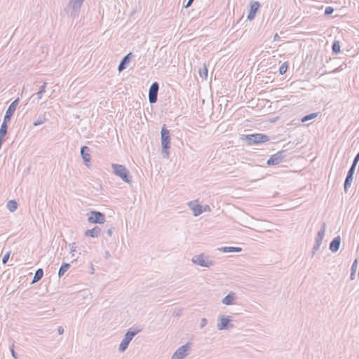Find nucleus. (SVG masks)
Wrapping results in <instances>:
<instances>
[{
	"label": "nucleus",
	"mask_w": 359,
	"mask_h": 359,
	"mask_svg": "<svg viewBox=\"0 0 359 359\" xmlns=\"http://www.w3.org/2000/svg\"><path fill=\"white\" fill-rule=\"evenodd\" d=\"M83 1L84 0H69L65 8V12L72 19L78 18Z\"/></svg>",
	"instance_id": "obj_1"
},
{
	"label": "nucleus",
	"mask_w": 359,
	"mask_h": 359,
	"mask_svg": "<svg viewBox=\"0 0 359 359\" xmlns=\"http://www.w3.org/2000/svg\"><path fill=\"white\" fill-rule=\"evenodd\" d=\"M161 140L162 152L166 155V157L169 156V149L170 148V131L166 128L165 125L161 128Z\"/></svg>",
	"instance_id": "obj_2"
},
{
	"label": "nucleus",
	"mask_w": 359,
	"mask_h": 359,
	"mask_svg": "<svg viewBox=\"0 0 359 359\" xmlns=\"http://www.w3.org/2000/svg\"><path fill=\"white\" fill-rule=\"evenodd\" d=\"M113 172L118 176L123 182L126 183L131 182L132 177L130 175L128 170L123 165L113 163L111 165Z\"/></svg>",
	"instance_id": "obj_3"
},
{
	"label": "nucleus",
	"mask_w": 359,
	"mask_h": 359,
	"mask_svg": "<svg viewBox=\"0 0 359 359\" xmlns=\"http://www.w3.org/2000/svg\"><path fill=\"white\" fill-rule=\"evenodd\" d=\"M242 139L245 140L249 145L264 143L270 140L268 135L261 133L246 135Z\"/></svg>",
	"instance_id": "obj_4"
},
{
	"label": "nucleus",
	"mask_w": 359,
	"mask_h": 359,
	"mask_svg": "<svg viewBox=\"0 0 359 359\" xmlns=\"http://www.w3.org/2000/svg\"><path fill=\"white\" fill-rule=\"evenodd\" d=\"M192 262L195 264L199 265L203 267H210L214 265V261L210 259V257L201 253L200 255H195L191 259Z\"/></svg>",
	"instance_id": "obj_5"
},
{
	"label": "nucleus",
	"mask_w": 359,
	"mask_h": 359,
	"mask_svg": "<svg viewBox=\"0 0 359 359\" xmlns=\"http://www.w3.org/2000/svg\"><path fill=\"white\" fill-rule=\"evenodd\" d=\"M359 161V152L355 156L351 168H349L346 177L344 182V191L347 192L348 188L351 187V182L353 179V175L355 170L356 165Z\"/></svg>",
	"instance_id": "obj_6"
},
{
	"label": "nucleus",
	"mask_w": 359,
	"mask_h": 359,
	"mask_svg": "<svg viewBox=\"0 0 359 359\" xmlns=\"http://www.w3.org/2000/svg\"><path fill=\"white\" fill-rule=\"evenodd\" d=\"M325 231H326V223L323 222L322 225H321V228L319 230V231L317 233V235L316 236L315 245H313V249H312V256H314L316 255V252L319 250V248L322 244L323 240L324 238Z\"/></svg>",
	"instance_id": "obj_7"
},
{
	"label": "nucleus",
	"mask_w": 359,
	"mask_h": 359,
	"mask_svg": "<svg viewBox=\"0 0 359 359\" xmlns=\"http://www.w3.org/2000/svg\"><path fill=\"white\" fill-rule=\"evenodd\" d=\"M140 332V330H128L127 332L124 335V338L121 341V344H119L118 351L120 352L125 351L127 348L128 347V345L130 342L132 341L133 338Z\"/></svg>",
	"instance_id": "obj_8"
},
{
	"label": "nucleus",
	"mask_w": 359,
	"mask_h": 359,
	"mask_svg": "<svg viewBox=\"0 0 359 359\" xmlns=\"http://www.w3.org/2000/svg\"><path fill=\"white\" fill-rule=\"evenodd\" d=\"M219 322L217 325L219 330H229L234 327L231 323V316H220L218 319Z\"/></svg>",
	"instance_id": "obj_9"
},
{
	"label": "nucleus",
	"mask_w": 359,
	"mask_h": 359,
	"mask_svg": "<svg viewBox=\"0 0 359 359\" xmlns=\"http://www.w3.org/2000/svg\"><path fill=\"white\" fill-rule=\"evenodd\" d=\"M190 348V344L187 343L177 348V350L172 354L171 359H184L188 355Z\"/></svg>",
	"instance_id": "obj_10"
},
{
	"label": "nucleus",
	"mask_w": 359,
	"mask_h": 359,
	"mask_svg": "<svg viewBox=\"0 0 359 359\" xmlns=\"http://www.w3.org/2000/svg\"><path fill=\"white\" fill-rule=\"evenodd\" d=\"M90 223L104 224L105 222V215L99 211H91L90 216L88 218Z\"/></svg>",
	"instance_id": "obj_11"
},
{
	"label": "nucleus",
	"mask_w": 359,
	"mask_h": 359,
	"mask_svg": "<svg viewBox=\"0 0 359 359\" xmlns=\"http://www.w3.org/2000/svg\"><path fill=\"white\" fill-rule=\"evenodd\" d=\"M159 89V86L157 82H154L149 90V101L151 104H154L156 102L158 99V92Z\"/></svg>",
	"instance_id": "obj_12"
},
{
	"label": "nucleus",
	"mask_w": 359,
	"mask_h": 359,
	"mask_svg": "<svg viewBox=\"0 0 359 359\" xmlns=\"http://www.w3.org/2000/svg\"><path fill=\"white\" fill-rule=\"evenodd\" d=\"M285 151L282 150L278 151L275 154L272 155L266 161L268 165H275L281 163L285 158Z\"/></svg>",
	"instance_id": "obj_13"
},
{
	"label": "nucleus",
	"mask_w": 359,
	"mask_h": 359,
	"mask_svg": "<svg viewBox=\"0 0 359 359\" xmlns=\"http://www.w3.org/2000/svg\"><path fill=\"white\" fill-rule=\"evenodd\" d=\"M19 103V98L15 99L12 103L9 105L8 108L7 109L6 114L4 115V119L6 120V121H11L12 116H13L16 107Z\"/></svg>",
	"instance_id": "obj_14"
},
{
	"label": "nucleus",
	"mask_w": 359,
	"mask_h": 359,
	"mask_svg": "<svg viewBox=\"0 0 359 359\" xmlns=\"http://www.w3.org/2000/svg\"><path fill=\"white\" fill-rule=\"evenodd\" d=\"M260 7V3L259 1H251L250 9L248 12L247 18L249 20H252L255 18V14Z\"/></svg>",
	"instance_id": "obj_15"
},
{
	"label": "nucleus",
	"mask_w": 359,
	"mask_h": 359,
	"mask_svg": "<svg viewBox=\"0 0 359 359\" xmlns=\"http://www.w3.org/2000/svg\"><path fill=\"white\" fill-rule=\"evenodd\" d=\"M236 299V295L235 292H229L223 299L222 302L225 305H233L235 304V299Z\"/></svg>",
	"instance_id": "obj_16"
},
{
	"label": "nucleus",
	"mask_w": 359,
	"mask_h": 359,
	"mask_svg": "<svg viewBox=\"0 0 359 359\" xmlns=\"http://www.w3.org/2000/svg\"><path fill=\"white\" fill-rule=\"evenodd\" d=\"M131 56H132V53H129L128 55H126V56H124L122 58V60L118 67V70L119 72H122L123 70H124L126 68L127 65L130 61Z\"/></svg>",
	"instance_id": "obj_17"
},
{
	"label": "nucleus",
	"mask_w": 359,
	"mask_h": 359,
	"mask_svg": "<svg viewBox=\"0 0 359 359\" xmlns=\"http://www.w3.org/2000/svg\"><path fill=\"white\" fill-rule=\"evenodd\" d=\"M341 244V237L339 236L335 237L330 243V250L332 252H336L339 250Z\"/></svg>",
	"instance_id": "obj_18"
},
{
	"label": "nucleus",
	"mask_w": 359,
	"mask_h": 359,
	"mask_svg": "<svg viewBox=\"0 0 359 359\" xmlns=\"http://www.w3.org/2000/svg\"><path fill=\"white\" fill-rule=\"evenodd\" d=\"M89 152L90 149L87 146H83L81 148V155L86 165H88V163L90 162V156Z\"/></svg>",
	"instance_id": "obj_19"
},
{
	"label": "nucleus",
	"mask_w": 359,
	"mask_h": 359,
	"mask_svg": "<svg viewBox=\"0 0 359 359\" xmlns=\"http://www.w3.org/2000/svg\"><path fill=\"white\" fill-rule=\"evenodd\" d=\"M101 232V229L99 226H95L91 229H88L86 231L85 236H89L92 238H97L100 236Z\"/></svg>",
	"instance_id": "obj_20"
},
{
	"label": "nucleus",
	"mask_w": 359,
	"mask_h": 359,
	"mask_svg": "<svg viewBox=\"0 0 359 359\" xmlns=\"http://www.w3.org/2000/svg\"><path fill=\"white\" fill-rule=\"evenodd\" d=\"M193 204L192 202L189 203V205L191 207V210L193 211V214L194 216H198L203 213V210L202 209V206L201 205H194L191 206Z\"/></svg>",
	"instance_id": "obj_21"
},
{
	"label": "nucleus",
	"mask_w": 359,
	"mask_h": 359,
	"mask_svg": "<svg viewBox=\"0 0 359 359\" xmlns=\"http://www.w3.org/2000/svg\"><path fill=\"white\" fill-rule=\"evenodd\" d=\"M8 123H9V121H6V120L4 119L3 123L0 127V138L4 139V137L6 135L8 130Z\"/></svg>",
	"instance_id": "obj_22"
},
{
	"label": "nucleus",
	"mask_w": 359,
	"mask_h": 359,
	"mask_svg": "<svg viewBox=\"0 0 359 359\" xmlns=\"http://www.w3.org/2000/svg\"><path fill=\"white\" fill-rule=\"evenodd\" d=\"M219 250L223 252H241L242 249L238 247H222L219 248Z\"/></svg>",
	"instance_id": "obj_23"
},
{
	"label": "nucleus",
	"mask_w": 359,
	"mask_h": 359,
	"mask_svg": "<svg viewBox=\"0 0 359 359\" xmlns=\"http://www.w3.org/2000/svg\"><path fill=\"white\" fill-rule=\"evenodd\" d=\"M43 276V270L42 269H38L34 273V276L32 283H34L39 281L42 278Z\"/></svg>",
	"instance_id": "obj_24"
},
{
	"label": "nucleus",
	"mask_w": 359,
	"mask_h": 359,
	"mask_svg": "<svg viewBox=\"0 0 359 359\" xmlns=\"http://www.w3.org/2000/svg\"><path fill=\"white\" fill-rule=\"evenodd\" d=\"M357 269H358V260L355 259L353 262V263L352 264L351 268L350 278L352 280H354L355 278V273H356Z\"/></svg>",
	"instance_id": "obj_25"
},
{
	"label": "nucleus",
	"mask_w": 359,
	"mask_h": 359,
	"mask_svg": "<svg viewBox=\"0 0 359 359\" xmlns=\"http://www.w3.org/2000/svg\"><path fill=\"white\" fill-rule=\"evenodd\" d=\"M69 264L63 263L58 271V276L60 278L62 277L65 274V273L69 269Z\"/></svg>",
	"instance_id": "obj_26"
},
{
	"label": "nucleus",
	"mask_w": 359,
	"mask_h": 359,
	"mask_svg": "<svg viewBox=\"0 0 359 359\" xmlns=\"http://www.w3.org/2000/svg\"><path fill=\"white\" fill-rule=\"evenodd\" d=\"M7 208L11 211V212H14L17 208H18V204H17V202L14 200H11L9 201L8 203H7Z\"/></svg>",
	"instance_id": "obj_27"
},
{
	"label": "nucleus",
	"mask_w": 359,
	"mask_h": 359,
	"mask_svg": "<svg viewBox=\"0 0 359 359\" xmlns=\"http://www.w3.org/2000/svg\"><path fill=\"white\" fill-rule=\"evenodd\" d=\"M332 52L335 54H338L341 51L340 43L339 41H334L332 46Z\"/></svg>",
	"instance_id": "obj_28"
},
{
	"label": "nucleus",
	"mask_w": 359,
	"mask_h": 359,
	"mask_svg": "<svg viewBox=\"0 0 359 359\" xmlns=\"http://www.w3.org/2000/svg\"><path fill=\"white\" fill-rule=\"evenodd\" d=\"M317 116V114L316 113H312V114H308V115H306L304 116L302 118V123H305L306 121H309L314 118H316Z\"/></svg>",
	"instance_id": "obj_29"
},
{
	"label": "nucleus",
	"mask_w": 359,
	"mask_h": 359,
	"mask_svg": "<svg viewBox=\"0 0 359 359\" xmlns=\"http://www.w3.org/2000/svg\"><path fill=\"white\" fill-rule=\"evenodd\" d=\"M287 68H288L287 63L286 62H283L279 67V70H278L279 74L281 75L284 74L287 72Z\"/></svg>",
	"instance_id": "obj_30"
},
{
	"label": "nucleus",
	"mask_w": 359,
	"mask_h": 359,
	"mask_svg": "<svg viewBox=\"0 0 359 359\" xmlns=\"http://www.w3.org/2000/svg\"><path fill=\"white\" fill-rule=\"evenodd\" d=\"M46 118L43 116H39V118L35 121L33 123V125L34 126H40L43 123H44L46 121Z\"/></svg>",
	"instance_id": "obj_31"
},
{
	"label": "nucleus",
	"mask_w": 359,
	"mask_h": 359,
	"mask_svg": "<svg viewBox=\"0 0 359 359\" xmlns=\"http://www.w3.org/2000/svg\"><path fill=\"white\" fill-rule=\"evenodd\" d=\"M199 74L201 77L206 78L208 76V69L205 65H204L203 68L199 70Z\"/></svg>",
	"instance_id": "obj_32"
},
{
	"label": "nucleus",
	"mask_w": 359,
	"mask_h": 359,
	"mask_svg": "<svg viewBox=\"0 0 359 359\" xmlns=\"http://www.w3.org/2000/svg\"><path fill=\"white\" fill-rule=\"evenodd\" d=\"M333 12H334V8L331 6H327V7H326V8L325 10V15H330L332 14Z\"/></svg>",
	"instance_id": "obj_33"
},
{
	"label": "nucleus",
	"mask_w": 359,
	"mask_h": 359,
	"mask_svg": "<svg viewBox=\"0 0 359 359\" xmlns=\"http://www.w3.org/2000/svg\"><path fill=\"white\" fill-rule=\"evenodd\" d=\"M10 254H11V252H7L4 255V256L3 257V258H2V263H3L4 264H6L8 262V259H9V257H10Z\"/></svg>",
	"instance_id": "obj_34"
},
{
	"label": "nucleus",
	"mask_w": 359,
	"mask_h": 359,
	"mask_svg": "<svg viewBox=\"0 0 359 359\" xmlns=\"http://www.w3.org/2000/svg\"><path fill=\"white\" fill-rule=\"evenodd\" d=\"M69 246L71 247L70 253L72 254V257L74 258V257H75L74 252H75L76 248V247L75 246V243L70 244Z\"/></svg>",
	"instance_id": "obj_35"
},
{
	"label": "nucleus",
	"mask_w": 359,
	"mask_h": 359,
	"mask_svg": "<svg viewBox=\"0 0 359 359\" xmlns=\"http://www.w3.org/2000/svg\"><path fill=\"white\" fill-rule=\"evenodd\" d=\"M47 86V83H43V84L40 87L39 92H41L43 94L46 92V88Z\"/></svg>",
	"instance_id": "obj_36"
},
{
	"label": "nucleus",
	"mask_w": 359,
	"mask_h": 359,
	"mask_svg": "<svg viewBox=\"0 0 359 359\" xmlns=\"http://www.w3.org/2000/svg\"><path fill=\"white\" fill-rule=\"evenodd\" d=\"M43 93L41 92H37L36 94H33L31 97H33L34 95L37 96L38 100H41L43 97Z\"/></svg>",
	"instance_id": "obj_37"
},
{
	"label": "nucleus",
	"mask_w": 359,
	"mask_h": 359,
	"mask_svg": "<svg viewBox=\"0 0 359 359\" xmlns=\"http://www.w3.org/2000/svg\"><path fill=\"white\" fill-rule=\"evenodd\" d=\"M208 323V320L206 318H202L201 320V327L203 328V327H205Z\"/></svg>",
	"instance_id": "obj_38"
},
{
	"label": "nucleus",
	"mask_w": 359,
	"mask_h": 359,
	"mask_svg": "<svg viewBox=\"0 0 359 359\" xmlns=\"http://www.w3.org/2000/svg\"><path fill=\"white\" fill-rule=\"evenodd\" d=\"M113 230H114V228H112V227L107 229V234L108 236H111Z\"/></svg>",
	"instance_id": "obj_39"
},
{
	"label": "nucleus",
	"mask_w": 359,
	"mask_h": 359,
	"mask_svg": "<svg viewBox=\"0 0 359 359\" xmlns=\"http://www.w3.org/2000/svg\"><path fill=\"white\" fill-rule=\"evenodd\" d=\"M11 354H12V356L15 358V359H17L18 357H17V354L15 352L13 348H11Z\"/></svg>",
	"instance_id": "obj_40"
},
{
	"label": "nucleus",
	"mask_w": 359,
	"mask_h": 359,
	"mask_svg": "<svg viewBox=\"0 0 359 359\" xmlns=\"http://www.w3.org/2000/svg\"><path fill=\"white\" fill-rule=\"evenodd\" d=\"M194 0H188L187 3L186 4V5H184V7L185 8H189L191 4L193 3Z\"/></svg>",
	"instance_id": "obj_41"
},
{
	"label": "nucleus",
	"mask_w": 359,
	"mask_h": 359,
	"mask_svg": "<svg viewBox=\"0 0 359 359\" xmlns=\"http://www.w3.org/2000/svg\"><path fill=\"white\" fill-rule=\"evenodd\" d=\"M57 332L59 333V334H62L64 332V329L62 327H59L58 329H57Z\"/></svg>",
	"instance_id": "obj_42"
},
{
	"label": "nucleus",
	"mask_w": 359,
	"mask_h": 359,
	"mask_svg": "<svg viewBox=\"0 0 359 359\" xmlns=\"http://www.w3.org/2000/svg\"><path fill=\"white\" fill-rule=\"evenodd\" d=\"M110 257V253L109 251H106L105 252V258H108Z\"/></svg>",
	"instance_id": "obj_43"
},
{
	"label": "nucleus",
	"mask_w": 359,
	"mask_h": 359,
	"mask_svg": "<svg viewBox=\"0 0 359 359\" xmlns=\"http://www.w3.org/2000/svg\"><path fill=\"white\" fill-rule=\"evenodd\" d=\"M278 38H279V36L278 35V34H276L274 36V41H276Z\"/></svg>",
	"instance_id": "obj_44"
},
{
	"label": "nucleus",
	"mask_w": 359,
	"mask_h": 359,
	"mask_svg": "<svg viewBox=\"0 0 359 359\" xmlns=\"http://www.w3.org/2000/svg\"><path fill=\"white\" fill-rule=\"evenodd\" d=\"M77 258H78V257H76V258H74V260L72 261V262H73L74 261H76V260H77Z\"/></svg>",
	"instance_id": "obj_45"
}]
</instances>
